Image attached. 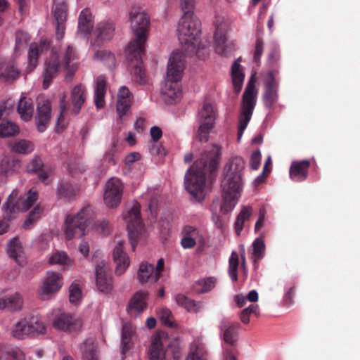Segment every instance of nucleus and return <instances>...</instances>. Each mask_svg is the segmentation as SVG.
Instances as JSON below:
<instances>
[{"label":"nucleus","instance_id":"nucleus-64","mask_svg":"<svg viewBox=\"0 0 360 360\" xmlns=\"http://www.w3.org/2000/svg\"><path fill=\"white\" fill-rule=\"evenodd\" d=\"M68 262V256L65 252H57L49 259V263L51 264H58L65 265Z\"/></svg>","mask_w":360,"mask_h":360},{"label":"nucleus","instance_id":"nucleus-5","mask_svg":"<svg viewBox=\"0 0 360 360\" xmlns=\"http://www.w3.org/2000/svg\"><path fill=\"white\" fill-rule=\"evenodd\" d=\"M201 23L195 15H183L179 20L178 37L183 51L189 56L198 53L200 48Z\"/></svg>","mask_w":360,"mask_h":360},{"label":"nucleus","instance_id":"nucleus-59","mask_svg":"<svg viewBox=\"0 0 360 360\" xmlns=\"http://www.w3.org/2000/svg\"><path fill=\"white\" fill-rule=\"evenodd\" d=\"M131 104V99L124 100L117 98V111L120 118H122L127 114L130 109Z\"/></svg>","mask_w":360,"mask_h":360},{"label":"nucleus","instance_id":"nucleus-18","mask_svg":"<svg viewBox=\"0 0 360 360\" xmlns=\"http://www.w3.org/2000/svg\"><path fill=\"white\" fill-rule=\"evenodd\" d=\"M240 327V325L238 322H231L227 319L221 321L219 328L225 343L233 346L237 342Z\"/></svg>","mask_w":360,"mask_h":360},{"label":"nucleus","instance_id":"nucleus-56","mask_svg":"<svg viewBox=\"0 0 360 360\" xmlns=\"http://www.w3.org/2000/svg\"><path fill=\"white\" fill-rule=\"evenodd\" d=\"M277 74H278V70L277 69H271L268 71L266 79L265 81V89H278V82L276 79V75Z\"/></svg>","mask_w":360,"mask_h":360},{"label":"nucleus","instance_id":"nucleus-15","mask_svg":"<svg viewBox=\"0 0 360 360\" xmlns=\"http://www.w3.org/2000/svg\"><path fill=\"white\" fill-rule=\"evenodd\" d=\"M56 26V37L58 41L62 40L65 34L68 6L65 3H57L53 11Z\"/></svg>","mask_w":360,"mask_h":360},{"label":"nucleus","instance_id":"nucleus-55","mask_svg":"<svg viewBox=\"0 0 360 360\" xmlns=\"http://www.w3.org/2000/svg\"><path fill=\"white\" fill-rule=\"evenodd\" d=\"M38 193L32 192L31 190L28 191L27 196L25 198L21 197V211L25 212L29 210L37 200Z\"/></svg>","mask_w":360,"mask_h":360},{"label":"nucleus","instance_id":"nucleus-17","mask_svg":"<svg viewBox=\"0 0 360 360\" xmlns=\"http://www.w3.org/2000/svg\"><path fill=\"white\" fill-rule=\"evenodd\" d=\"M181 245L184 249H191L198 243H204V238L199 229L193 226L186 225L184 226L181 231Z\"/></svg>","mask_w":360,"mask_h":360},{"label":"nucleus","instance_id":"nucleus-29","mask_svg":"<svg viewBox=\"0 0 360 360\" xmlns=\"http://www.w3.org/2000/svg\"><path fill=\"white\" fill-rule=\"evenodd\" d=\"M49 49V43L46 40L41 41L39 44L33 43L30 45L28 52V62L31 70L37 66L39 53Z\"/></svg>","mask_w":360,"mask_h":360},{"label":"nucleus","instance_id":"nucleus-52","mask_svg":"<svg viewBox=\"0 0 360 360\" xmlns=\"http://www.w3.org/2000/svg\"><path fill=\"white\" fill-rule=\"evenodd\" d=\"M277 98L278 89H265L263 96V102L266 108H271L276 102Z\"/></svg>","mask_w":360,"mask_h":360},{"label":"nucleus","instance_id":"nucleus-25","mask_svg":"<svg viewBox=\"0 0 360 360\" xmlns=\"http://www.w3.org/2000/svg\"><path fill=\"white\" fill-rule=\"evenodd\" d=\"M37 319H33L29 326H27L28 323L25 318L22 319L13 326L11 328L12 336L15 339L22 340L32 335L31 333V328H32V323H37Z\"/></svg>","mask_w":360,"mask_h":360},{"label":"nucleus","instance_id":"nucleus-47","mask_svg":"<svg viewBox=\"0 0 360 360\" xmlns=\"http://www.w3.org/2000/svg\"><path fill=\"white\" fill-rule=\"evenodd\" d=\"M239 266V255L236 252H232L229 259V275L233 282L238 280V269Z\"/></svg>","mask_w":360,"mask_h":360},{"label":"nucleus","instance_id":"nucleus-57","mask_svg":"<svg viewBox=\"0 0 360 360\" xmlns=\"http://www.w3.org/2000/svg\"><path fill=\"white\" fill-rule=\"evenodd\" d=\"M78 58V54L75 49L69 46V79L72 77L77 71L79 63L78 62L73 63L70 65L72 60Z\"/></svg>","mask_w":360,"mask_h":360},{"label":"nucleus","instance_id":"nucleus-41","mask_svg":"<svg viewBox=\"0 0 360 360\" xmlns=\"http://www.w3.org/2000/svg\"><path fill=\"white\" fill-rule=\"evenodd\" d=\"M20 166V161L11 156L4 157L0 162V173L7 174L8 172L15 171Z\"/></svg>","mask_w":360,"mask_h":360},{"label":"nucleus","instance_id":"nucleus-61","mask_svg":"<svg viewBox=\"0 0 360 360\" xmlns=\"http://www.w3.org/2000/svg\"><path fill=\"white\" fill-rule=\"evenodd\" d=\"M159 318L162 324L169 327L173 328L175 324L170 321L169 318L172 316L171 311L167 308L160 309L158 311Z\"/></svg>","mask_w":360,"mask_h":360},{"label":"nucleus","instance_id":"nucleus-36","mask_svg":"<svg viewBox=\"0 0 360 360\" xmlns=\"http://www.w3.org/2000/svg\"><path fill=\"white\" fill-rule=\"evenodd\" d=\"M149 360H166L162 343L159 336L153 339L149 350Z\"/></svg>","mask_w":360,"mask_h":360},{"label":"nucleus","instance_id":"nucleus-49","mask_svg":"<svg viewBox=\"0 0 360 360\" xmlns=\"http://www.w3.org/2000/svg\"><path fill=\"white\" fill-rule=\"evenodd\" d=\"M214 285L215 279L210 277L196 282L194 288L198 293H204L211 290Z\"/></svg>","mask_w":360,"mask_h":360},{"label":"nucleus","instance_id":"nucleus-3","mask_svg":"<svg viewBox=\"0 0 360 360\" xmlns=\"http://www.w3.org/2000/svg\"><path fill=\"white\" fill-rule=\"evenodd\" d=\"M245 160L239 156L229 160L224 168V178L221 182L223 201L221 210L224 213L231 211L237 203L242 188V173Z\"/></svg>","mask_w":360,"mask_h":360},{"label":"nucleus","instance_id":"nucleus-10","mask_svg":"<svg viewBox=\"0 0 360 360\" xmlns=\"http://www.w3.org/2000/svg\"><path fill=\"white\" fill-rule=\"evenodd\" d=\"M123 184L119 179L111 178L105 185L104 193L105 204L111 208L117 207L122 200Z\"/></svg>","mask_w":360,"mask_h":360},{"label":"nucleus","instance_id":"nucleus-60","mask_svg":"<svg viewBox=\"0 0 360 360\" xmlns=\"http://www.w3.org/2000/svg\"><path fill=\"white\" fill-rule=\"evenodd\" d=\"M19 75V71L14 65H6L4 70L0 72V76L6 80L15 79Z\"/></svg>","mask_w":360,"mask_h":360},{"label":"nucleus","instance_id":"nucleus-62","mask_svg":"<svg viewBox=\"0 0 360 360\" xmlns=\"http://www.w3.org/2000/svg\"><path fill=\"white\" fill-rule=\"evenodd\" d=\"M27 43V35L22 31H17L15 33V46L16 51L26 47Z\"/></svg>","mask_w":360,"mask_h":360},{"label":"nucleus","instance_id":"nucleus-2","mask_svg":"<svg viewBox=\"0 0 360 360\" xmlns=\"http://www.w3.org/2000/svg\"><path fill=\"white\" fill-rule=\"evenodd\" d=\"M221 155V148L212 145L197 160L185 175V188L198 201L204 199L207 174H212L218 168Z\"/></svg>","mask_w":360,"mask_h":360},{"label":"nucleus","instance_id":"nucleus-54","mask_svg":"<svg viewBox=\"0 0 360 360\" xmlns=\"http://www.w3.org/2000/svg\"><path fill=\"white\" fill-rule=\"evenodd\" d=\"M252 248L255 262L263 258L265 251V245L262 239H255L252 243Z\"/></svg>","mask_w":360,"mask_h":360},{"label":"nucleus","instance_id":"nucleus-4","mask_svg":"<svg viewBox=\"0 0 360 360\" xmlns=\"http://www.w3.org/2000/svg\"><path fill=\"white\" fill-rule=\"evenodd\" d=\"M184 67L183 55L178 51L173 52L169 58L165 82L161 89L164 100L167 104L175 103L181 95L179 82Z\"/></svg>","mask_w":360,"mask_h":360},{"label":"nucleus","instance_id":"nucleus-24","mask_svg":"<svg viewBox=\"0 0 360 360\" xmlns=\"http://www.w3.org/2000/svg\"><path fill=\"white\" fill-rule=\"evenodd\" d=\"M59 66L58 56L56 54H53L51 60L46 64V68L43 73V87L44 89H47L49 86L53 78L58 72Z\"/></svg>","mask_w":360,"mask_h":360},{"label":"nucleus","instance_id":"nucleus-42","mask_svg":"<svg viewBox=\"0 0 360 360\" xmlns=\"http://www.w3.org/2000/svg\"><path fill=\"white\" fill-rule=\"evenodd\" d=\"M240 65L235 61L231 67L232 81L234 89L236 92H239L242 88L245 75L240 70Z\"/></svg>","mask_w":360,"mask_h":360},{"label":"nucleus","instance_id":"nucleus-28","mask_svg":"<svg viewBox=\"0 0 360 360\" xmlns=\"http://www.w3.org/2000/svg\"><path fill=\"white\" fill-rule=\"evenodd\" d=\"M107 82L105 77L99 75L96 78L94 92L95 105L98 109L105 105V96L106 94Z\"/></svg>","mask_w":360,"mask_h":360},{"label":"nucleus","instance_id":"nucleus-16","mask_svg":"<svg viewBox=\"0 0 360 360\" xmlns=\"http://www.w3.org/2000/svg\"><path fill=\"white\" fill-rule=\"evenodd\" d=\"M86 89L82 84L76 85L72 90L69 98V113L77 115L86 99Z\"/></svg>","mask_w":360,"mask_h":360},{"label":"nucleus","instance_id":"nucleus-53","mask_svg":"<svg viewBox=\"0 0 360 360\" xmlns=\"http://www.w3.org/2000/svg\"><path fill=\"white\" fill-rule=\"evenodd\" d=\"M281 59L280 51L278 47H274L268 56V65L269 70L279 68V60Z\"/></svg>","mask_w":360,"mask_h":360},{"label":"nucleus","instance_id":"nucleus-26","mask_svg":"<svg viewBox=\"0 0 360 360\" xmlns=\"http://www.w3.org/2000/svg\"><path fill=\"white\" fill-rule=\"evenodd\" d=\"M8 147L13 153L20 155H27L34 150L33 142L24 139H18L10 141Z\"/></svg>","mask_w":360,"mask_h":360},{"label":"nucleus","instance_id":"nucleus-12","mask_svg":"<svg viewBox=\"0 0 360 360\" xmlns=\"http://www.w3.org/2000/svg\"><path fill=\"white\" fill-rule=\"evenodd\" d=\"M51 103L49 99H39L37 103L35 123L39 132H44L51 119Z\"/></svg>","mask_w":360,"mask_h":360},{"label":"nucleus","instance_id":"nucleus-51","mask_svg":"<svg viewBox=\"0 0 360 360\" xmlns=\"http://www.w3.org/2000/svg\"><path fill=\"white\" fill-rule=\"evenodd\" d=\"M44 163L41 158L38 155H34L33 158L26 165V171L28 174H36L42 169Z\"/></svg>","mask_w":360,"mask_h":360},{"label":"nucleus","instance_id":"nucleus-7","mask_svg":"<svg viewBox=\"0 0 360 360\" xmlns=\"http://www.w3.org/2000/svg\"><path fill=\"white\" fill-rule=\"evenodd\" d=\"M140 205L134 204L129 210L124 214V219L127 224L129 239L133 250H134L138 238L142 233L143 224L141 218Z\"/></svg>","mask_w":360,"mask_h":360},{"label":"nucleus","instance_id":"nucleus-48","mask_svg":"<svg viewBox=\"0 0 360 360\" xmlns=\"http://www.w3.org/2000/svg\"><path fill=\"white\" fill-rule=\"evenodd\" d=\"M37 319V323H32V330H31V333L32 334V336H35V335H41V334H44L46 333V326L45 324L44 323V322L41 321V318L38 316H28V317H25V319L27 321V326H30V323H31V321H32V319Z\"/></svg>","mask_w":360,"mask_h":360},{"label":"nucleus","instance_id":"nucleus-23","mask_svg":"<svg viewBox=\"0 0 360 360\" xmlns=\"http://www.w3.org/2000/svg\"><path fill=\"white\" fill-rule=\"evenodd\" d=\"M114 31L115 28L112 23H99L97 25L96 30L94 31L96 39L94 41L93 44L94 46H99L105 41L110 40L114 34Z\"/></svg>","mask_w":360,"mask_h":360},{"label":"nucleus","instance_id":"nucleus-44","mask_svg":"<svg viewBox=\"0 0 360 360\" xmlns=\"http://www.w3.org/2000/svg\"><path fill=\"white\" fill-rule=\"evenodd\" d=\"M94 59L103 62L110 68L115 66V57L113 53L106 50L97 51L94 55Z\"/></svg>","mask_w":360,"mask_h":360},{"label":"nucleus","instance_id":"nucleus-14","mask_svg":"<svg viewBox=\"0 0 360 360\" xmlns=\"http://www.w3.org/2000/svg\"><path fill=\"white\" fill-rule=\"evenodd\" d=\"M3 217L7 221L15 218V214L21 211V195L17 190H13L2 206Z\"/></svg>","mask_w":360,"mask_h":360},{"label":"nucleus","instance_id":"nucleus-35","mask_svg":"<svg viewBox=\"0 0 360 360\" xmlns=\"http://www.w3.org/2000/svg\"><path fill=\"white\" fill-rule=\"evenodd\" d=\"M134 328L131 323H126L122 327V354H125L131 346V337L134 335Z\"/></svg>","mask_w":360,"mask_h":360},{"label":"nucleus","instance_id":"nucleus-19","mask_svg":"<svg viewBox=\"0 0 360 360\" xmlns=\"http://www.w3.org/2000/svg\"><path fill=\"white\" fill-rule=\"evenodd\" d=\"M215 32L214 34L215 51L221 56H226V33L227 24L219 18L215 22Z\"/></svg>","mask_w":360,"mask_h":360},{"label":"nucleus","instance_id":"nucleus-22","mask_svg":"<svg viewBox=\"0 0 360 360\" xmlns=\"http://www.w3.org/2000/svg\"><path fill=\"white\" fill-rule=\"evenodd\" d=\"M310 165L311 162L307 160L293 161L289 171L290 179L298 182L306 180Z\"/></svg>","mask_w":360,"mask_h":360},{"label":"nucleus","instance_id":"nucleus-11","mask_svg":"<svg viewBox=\"0 0 360 360\" xmlns=\"http://www.w3.org/2000/svg\"><path fill=\"white\" fill-rule=\"evenodd\" d=\"M61 286L62 281L60 274L56 272H48L39 290V298L41 300L51 299Z\"/></svg>","mask_w":360,"mask_h":360},{"label":"nucleus","instance_id":"nucleus-6","mask_svg":"<svg viewBox=\"0 0 360 360\" xmlns=\"http://www.w3.org/2000/svg\"><path fill=\"white\" fill-rule=\"evenodd\" d=\"M255 82L250 80L243 93L240 113L239 116V125L238 131V139L240 140L243 131L246 129L256 104V91Z\"/></svg>","mask_w":360,"mask_h":360},{"label":"nucleus","instance_id":"nucleus-27","mask_svg":"<svg viewBox=\"0 0 360 360\" xmlns=\"http://www.w3.org/2000/svg\"><path fill=\"white\" fill-rule=\"evenodd\" d=\"M23 300L20 293L0 299V310L6 309L9 311H20L22 308Z\"/></svg>","mask_w":360,"mask_h":360},{"label":"nucleus","instance_id":"nucleus-50","mask_svg":"<svg viewBox=\"0 0 360 360\" xmlns=\"http://www.w3.org/2000/svg\"><path fill=\"white\" fill-rule=\"evenodd\" d=\"M7 251L9 256L15 259L20 256L22 252V247L18 238H12L8 244Z\"/></svg>","mask_w":360,"mask_h":360},{"label":"nucleus","instance_id":"nucleus-33","mask_svg":"<svg viewBox=\"0 0 360 360\" xmlns=\"http://www.w3.org/2000/svg\"><path fill=\"white\" fill-rule=\"evenodd\" d=\"M97 349L94 339H86L82 348L83 360H98Z\"/></svg>","mask_w":360,"mask_h":360},{"label":"nucleus","instance_id":"nucleus-58","mask_svg":"<svg viewBox=\"0 0 360 360\" xmlns=\"http://www.w3.org/2000/svg\"><path fill=\"white\" fill-rule=\"evenodd\" d=\"M156 336H159L160 338H161V337L159 335H156L153 338V339ZM160 340H161V342L162 343V349H164V343H163L162 339H160ZM163 350H165V349H163ZM164 352H165V354L166 352L171 353L173 356L174 360H180L181 359V348L176 341L172 342L171 344H169L167 351H164Z\"/></svg>","mask_w":360,"mask_h":360},{"label":"nucleus","instance_id":"nucleus-21","mask_svg":"<svg viewBox=\"0 0 360 360\" xmlns=\"http://www.w3.org/2000/svg\"><path fill=\"white\" fill-rule=\"evenodd\" d=\"M148 292L146 290H139L136 292L130 299L127 311L131 315H136L143 312L147 307V300Z\"/></svg>","mask_w":360,"mask_h":360},{"label":"nucleus","instance_id":"nucleus-63","mask_svg":"<svg viewBox=\"0 0 360 360\" xmlns=\"http://www.w3.org/2000/svg\"><path fill=\"white\" fill-rule=\"evenodd\" d=\"M15 105V101L11 98L5 101L0 105V119L4 115H10L13 111Z\"/></svg>","mask_w":360,"mask_h":360},{"label":"nucleus","instance_id":"nucleus-43","mask_svg":"<svg viewBox=\"0 0 360 360\" xmlns=\"http://www.w3.org/2000/svg\"><path fill=\"white\" fill-rule=\"evenodd\" d=\"M154 272V266L146 262H141L137 273V278L141 284H144L148 281L150 278H153Z\"/></svg>","mask_w":360,"mask_h":360},{"label":"nucleus","instance_id":"nucleus-1","mask_svg":"<svg viewBox=\"0 0 360 360\" xmlns=\"http://www.w3.org/2000/svg\"><path fill=\"white\" fill-rule=\"evenodd\" d=\"M131 28L136 36L127 48L129 70L132 80L141 85L146 84L148 77L143 67L142 55L145 52V43L150 24L148 15L144 12L131 11Z\"/></svg>","mask_w":360,"mask_h":360},{"label":"nucleus","instance_id":"nucleus-45","mask_svg":"<svg viewBox=\"0 0 360 360\" xmlns=\"http://www.w3.org/2000/svg\"><path fill=\"white\" fill-rule=\"evenodd\" d=\"M55 318L53 326L55 328L66 331L68 330V315L65 311H62L60 309L54 310Z\"/></svg>","mask_w":360,"mask_h":360},{"label":"nucleus","instance_id":"nucleus-31","mask_svg":"<svg viewBox=\"0 0 360 360\" xmlns=\"http://www.w3.org/2000/svg\"><path fill=\"white\" fill-rule=\"evenodd\" d=\"M33 103L31 98L22 97L18 103L17 111L20 118L24 121H29L33 115Z\"/></svg>","mask_w":360,"mask_h":360},{"label":"nucleus","instance_id":"nucleus-34","mask_svg":"<svg viewBox=\"0 0 360 360\" xmlns=\"http://www.w3.org/2000/svg\"><path fill=\"white\" fill-rule=\"evenodd\" d=\"M207 352L205 345L198 342L195 341L191 346L190 352L186 360H207Z\"/></svg>","mask_w":360,"mask_h":360},{"label":"nucleus","instance_id":"nucleus-39","mask_svg":"<svg viewBox=\"0 0 360 360\" xmlns=\"http://www.w3.org/2000/svg\"><path fill=\"white\" fill-rule=\"evenodd\" d=\"M67 110L66 96L64 94L60 99V111L56 124V131L58 134L63 132L66 128L65 112Z\"/></svg>","mask_w":360,"mask_h":360},{"label":"nucleus","instance_id":"nucleus-37","mask_svg":"<svg viewBox=\"0 0 360 360\" xmlns=\"http://www.w3.org/2000/svg\"><path fill=\"white\" fill-rule=\"evenodd\" d=\"M20 127L10 120H3L0 123V137L15 136L20 134Z\"/></svg>","mask_w":360,"mask_h":360},{"label":"nucleus","instance_id":"nucleus-9","mask_svg":"<svg viewBox=\"0 0 360 360\" xmlns=\"http://www.w3.org/2000/svg\"><path fill=\"white\" fill-rule=\"evenodd\" d=\"M94 217L91 206H86L71 219L69 217V239L71 237H82L85 234L86 228L91 223Z\"/></svg>","mask_w":360,"mask_h":360},{"label":"nucleus","instance_id":"nucleus-13","mask_svg":"<svg viewBox=\"0 0 360 360\" xmlns=\"http://www.w3.org/2000/svg\"><path fill=\"white\" fill-rule=\"evenodd\" d=\"M108 266L102 260L96 265V286L99 291L105 293L111 292L112 289V277L108 274Z\"/></svg>","mask_w":360,"mask_h":360},{"label":"nucleus","instance_id":"nucleus-40","mask_svg":"<svg viewBox=\"0 0 360 360\" xmlns=\"http://www.w3.org/2000/svg\"><path fill=\"white\" fill-rule=\"evenodd\" d=\"M43 210H44L41 205H36L34 209L28 213L22 224V229L26 230L31 229L36 222L41 218Z\"/></svg>","mask_w":360,"mask_h":360},{"label":"nucleus","instance_id":"nucleus-8","mask_svg":"<svg viewBox=\"0 0 360 360\" xmlns=\"http://www.w3.org/2000/svg\"><path fill=\"white\" fill-rule=\"evenodd\" d=\"M215 111L210 103L205 102L199 109L197 120L199 127L197 131V138L200 142H207L209 134L214 127L215 121Z\"/></svg>","mask_w":360,"mask_h":360},{"label":"nucleus","instance_id":"nucleus-30","mask_svg":"<svg viewBox=\"0 0 360 360\" xmlns=\"http://www.w3.org/2000/svg\"><path fill=\"white\" fill-rule=\"evenodd\" d=\"M94 27L93 15L89 8H84L79 14L78 19L79 32L84 34L90 33Z\"/></svg>","mask_w":360,"mask_h":360},{"label":"nucleus","instance_id":"nucleus-20","mask_svg":"<svg viewBox=\"0 0 360 360\" xmlns=\"http://www.w3.org/2000/svg\"><path fill=\"white\" fill-rule=\"evenodd\" d=\"M123 241H118L113 250V259L116 264L115 274L117 275L123 274L129 266V258L124 251Z\"/></svg>","mask_w":360,"mask_h":360},{"label":"nucleus","instance_id":"nucleus-38","mask_svg":"<svg viewBox=\"0 0 360 360\" xmlns=\"http://www.w3.org/2000/svg\"><path fill=\"white\" fill-rule=\"evenodd\" d=\"M83 297L81 281H75L69 287V302L77 306Z\"/></svg>","mask_w":360,"mask_h":360},{"label":"nucleus","instance_id":"nucleus-46","mask_svg":"<svg viewBox=\"0 0 360 360\" xmlns=\"http://www.w3.org/2000/svg\"><path fill=\"white\" fill-rule=\"evenodd\" d=\"M252 210L250 207H244L238 214L235 222V229L238 235L243 230L244 222L249 219L252 215Z\"/></svg>","mask_w":360,"mask_h":360},{"label":"nucleus","instance_id":"nucleus-32","mask_svg":"<svg viewBox=\"0 0 360 360\" xmlns=\"http://www.w3.org/2000/svg\"><path fill=\"white\" fill-rule=\"evenodd\" d=\"M176 304L191 313H198L202 308L200 302H195L183 294H178L175 298Z\"/></svg>","mask_w":360,"mask_h":360}]
</instances>
